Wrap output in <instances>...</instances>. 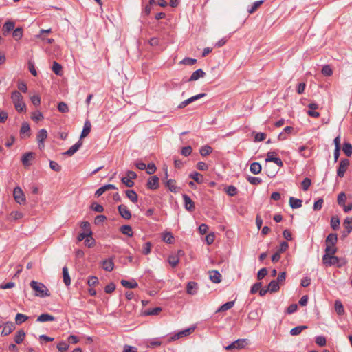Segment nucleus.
<instances>
[{
    "mask_svg": "<svg viewBox=\"0 0 352 352\" xmlns=\"http://www.w3.org/2000/svg\"><path fill=\"white\" fill-rule=\"evenodd\" d=\"M311 184V179L308 177L305 178L301 183L302 190L304 191H307L309 189V188L310 187Z\"/></svg>",
    "mask_w": 352,
    "mask_h": 352,
    "instance_id": "5fc2aeb1",
    "label": "nucleus"
},
{
    "mask_svg": "<svg viewBox=\"0 0 352 352\" xmlns=\"http://www.w3.org/2000/svg\"><path fill=\"white\" fill-rule=\"evenodd\" d=\"M206 73L201 69H198L196 71H195L192 75L190 76V78L188 79L189 81H195L198 80L199 78L204 77Z\"/></svg>",
    "mask_w": 352,
    "mask_h": 352,
    "instance_id": "aec40b11",
    "label": "nucleus"
},
{
    "mask_svg": "<svg viewBox=\"0 0 352 352\" xmlns=\"http://www.w3.org/2000/svg\"><path fill=\"white\" fill-rule=\"evenodd\" d=\"M58 110L61 113H67L69 112V107L67 104L64 102H60L58 104L57 106Z\"/></svg>",
    "mask_w": 352,
    "mask_h": 352,
    "instance_id": "864d4df0",
    "label": "nucleus"
},
{
    "mask_svg": "<svg viewBox=\"0 0 352 352\" xmlns=\"http://www.w3.org/2000/svg\"><path fill=\"white\" fill-rule=\"evenodd\" d=\"M261 287H262V283L261 282H257V283H254L252 285V287H251L250 293L252 294H256L257 292H258L260 290Z\"/></svg>",
    "mask_w": 352,
    "mask_h": 352,
    "instance_id": "0e129e2a",
    "label": "nucleus"
},
{
    "mask_svg": "<svg viewBox=\"0 0 352 352\" xmlns=\"http://www.w3.org/2000/svg\"><path fill=\"white\" fill-rule=\"evenodd\" d=\"M323 199L320 198L314 204L313 209L316 211L320 210L322 207Z\"/></svg>",
    "mask_w": 352,
    "mask_h": 352,
    "instance_id": "774afa93",
    "label": "nucleus"
},
{
    "mask_svg": "<svg viewBox=\"0 0 352 352\" xmlns=\"http://www.w3.org/2000/svg\"><path fill=\"white\" fill-rule=\"evenodd\" d=\"M151 246L152 245L151 242L145 243L142 247V253L145 255L150 254L151 250Z\"/></svg>",
    "mask_w": 352,
    "mask_h": 352,
    "instance_id": "052dcab7",
    "label": "nucleus"
},
{
    "mask_svg": "<svg viewBox=\"0 0 352 352\" xmlns=\"http://www.w3.org/2000/svg\"><path fill=\"white\" fill-rule=\"evenodd\" d=\"M331 227L333 230H338L340 228V219L337 216L331 217Z\"/></svg>",
    "mask_w": 352,
    "mask_h": 352,
    "instance_id": "a19ab883",
    "label": "nucleus"
},
{
    "mask_svg": "<svg viewBox=\"0 0 352 352\" xmlns=\"http://www.w3.org/2000/svg\"><path fill=\"white\" fill-rule=\"evenodd\" d=\"M307 329V326L300 325L296 327L291 329L290 334L292 336H298L299 335L304 329Z\"/></svg>",
    "mask_w": 352,
    "mask_h": 352,
    "instance_id": "4c0bfd02",
    "label": "nucleus"
},
{
    "mask_svg": "<svg viewBox=\"0 0 352 352\" xmlns=\"http://www.w3.org/2000/svg\"><path fill=\"white\" fill-rule=\"evenodd\" d=\"M246 339H238L237 340L232 342L230 344L226 346L225 349L226 350H232V349H243L247 344Z\"/></svg>",
    "mask_w": 352,
    "mask_h": 352,
    "instance_id": "39448f33",
    "label": "nucleus"
},
{
    "mask_svg": "<svg viewBox=\"0 0 352 352\" xmlns=\"http://www.w3.org/2000/svg\"><path fill=\"white\" fill-rule=\"evenodd\" d=\"M190 177L192 178L195 182L198 184H201L204 181L203 176L197 173L194 172L190 175Z\"/></svg>",
    "mask_w": 352,
    "mask_h": 352,
    "instance_id": "c03bdc74",
    "label": "nucleus"
},
{
    "mask_svg": "<svg viewBox=\"0 0 352 352\" xmlns=\"http://www.w3.org/2000/svg\"><path fill=\"white\" fill-rule=\"evenodd\" d=\"M212 151V147L208 145L204 146L200 148V154L204 157L210 155Z\"/></svg>",
    "mask_w": 352,
    "mask_h": 352,
    "instance_id": "49530a36",
    "label": "nucleus"
},
{
    "mask_svg": "<svg viewBox=\"0 0 352 352\" xmlns=\"http://www.w3.org/2000/svg\"><path fill=\"white\" fill-rule=\"evenodd\" d=\"M11 99L16 111H23L26 110V105L23 102V98L19 91H13L11 94Z\"/></svg>",
    "mask_w": 352,
    "mask_h": 352,
    "instance_id": "7ed1b4c3",
    "label": "nucleus"
},
{
    "mask_svg": "<svg viewBox=\"0 0 352 352\" xmlns=\"http://www.w3.org/2000/svg\"><path fill=\"white\" fill-rule=\"evenodd\" d=\"M57 349L59 351L63 352L68 350L69 345L65 341H61L57 344Z\"/></svg>",
    "mask_w": 352,
    "mask_h": 352,
    "instance_id": "3c124183",
    "label": "nucleus"
},
{
    "mask_svg": "<svg viewBox=\"0 0 352 352\" xmlns=\"http://www.w3.org/2000/svg\"><path fill=\"white\" fill-rule=\"evenodd\" d=\"M55 318L49 314H42L36 319L37 322H45L47 321H54Z\"/></svg>",
    "mask_w": 352,
    "mask_h": 352,
    "instance_id": "b1692460",
    "label": "nucleus"
},
{
    "mask_svg": "<svg viewBox=\"0 0 352 352\" xmlns=\"http://www.w3.org/2000/svg\"><path fill=\"white\" fill-rule=\"evenodd\" d=\"M120 215L124 219L129 220L131 218V213L128 207L124 204H121L118 207Z\"/></svg>",
    "mask_w": 352,
    "mask_h": 352,
    "instance_id": "6e6552de",
    "label": "nucleus"
},
{
    "mask_svg": "<svg viewBox=\"0 0 352 352\" xmlns=\"http://www.w3.org/2000/svg\"><path fill=\"white\" fill-rule=\"evenodd\" d=\"M30 285L34 291V295L36 296L44 298L50 296L49 289L43 283L33 280L30 282Z\"/></svg>",
    "mask_w": 352,
    "mask_h": 352,
    "instance_id": "f257e3e1",
    "label": "nucleus"
},
{
    "mask_svg": "<svg viewBox=\"0 0 352 352\" xmlns=\"http://www.w3.org/2000/svg\"><path fill=\"white\" fill-rule=\"evenodd\" d=\"M102 268L107 272H111L114 268L112 258H108L102 261Z\"/></svg>",
    "mask_w": 352,
    "mask_h": 352,
    "instance_id": "412c9836",
    "label": "nucleus"
},
{
    "mask_svg": "<svg viewBox=\"0 0 352 352\" xmlns=\"http://www.w3.org/2000/svg\"><path fill=\"white\" fill-rule=\"evenodd\" d=\"M268 290L270 293H274L279 290L280 286L276 280H272L267 286Z\"/></svg>",
    "mask_w": 352,
    "mask_h": 352,
    "instance_id": "c756f323",
    "label": "nucleus"
},
{
    "mask_svg": "<svg viewBox=\"0 0 352 352\" xmlns=\"http://www.w3.org/2000/svg\"><path fill=\"white\" fill-rule=\"evenodd\" d=\"M50 168L56 172H60L61 170V166L54 161L50 162Z\"/></svg>",
    "mask_w": 352,
    "mask_h": 352,
    "instance_id": "338daca9",
    "label": "nucleus"
},
{
    "mask_svg": "<svg viewBox=\"0 0 352 352\" xmlns=\"http://www.w3.org/2000/svg\"><path fill=\"white\" fill-rule=\"evenodd\" d=\"M15 327L14 325V323L12 322H7L6 324H4L3 330L1 331V336H6L9 334H10L12 331L14 329Z\"/></svg>",
    "mask_w": 352,
    "mask_h": 352,
    "instance_id": "2eb2a0df",
    "label": "nucleus"
},
{
    "mask_svg": "<svg viewBox=\"0 0 352 352\" xmlns=\"http://www.w3.org/2000/svg\"><path fill=\"white\" fill-rule=\"evenodd\" d=\"M302 201L299 199L291 197L289 198V206L293 209H297L302 206Z\"/></svg>",
    "mask_w": 352,
    "mask_h": 352,
    "instance_id": "5701e85b",
    "label": "nucleus"
},
{
    "mask_svg": "<svg viewBox=\"0 0 352 352\" xmlns=\"http://www.w3.org/2000/svg\"><path fill=\"white\" fill-rule=\"evenodd\" d=\"M265 162H274L279 167H283V163L282 160L278 157L266 158Z\"/></svg>",
    "mask_w": 352,
    "mask_h": 352,
    "instance_id": "6e6d98bb",
    "label": "nucleus"
},
{
    "mask_svg": "<svg viewBox=\"0 0 352 352\" xmlns=\"http://www.w3.org/2000/svg\"><path fill=\"white\" fill-rule=\"evenodd\" d=\"M25 336V331L22 329L19 330L16 333V335L14 336V342L16 344H21L24 340Z\"/></svg>",
    "mask_w": 352,
    "mask_h": 352,
    "instance_id": "cd10ccee",
    "label": "nucleus"
},
{
    "mask_svg": "<svg viewBox=\"0 0 352 352\" xmlns=\"http://www.w3.org/2000/svg\"><path fill=\"white\" fill-rule=\"evenodd\" d=\"M338 241V235L336 234H329L326 239V245L335 246Z\"/></svg>",
    "mask_w": 352,
    "mask_h": 352,
    "instance_id": "bb28decb",
    "label": "nucleus"
},
{
    "mask_svg": "<svg viewBox=\"0 0 352 352\" xmlns=\"http://www.w3.org/2000/svg\"><path fill=\"white\" fill-rule=\"evenodd\" d=\"M206 94L205 93H201V94H199L197 95H195V96H193L189 98H188L187 100H185V103L186 104V105H188L189 104L204 97Z\"/></svg>",
    "mask_w": 352,
    "mask_h": 352,
    "instance_id": "79ce46f5",
    "label": "nucleus"
},
{
    "mask_svg": "<svg viewBox=\"0 0 352 352\" xmlns=\"http://www.w3.org/2000/svg\"><path fill=\"white\" fill-rule=\"evenodd\" d=\"M28 319V317L23 314H17L15 317V322L17 324H21L25 322Z\"/></svg>",
    "mask_w": 352,
    "mask_h": 352,
    "instance_id": "a18cd8bd",
    "label": "nucleus"
},
{
    "mask_svg": "<svg viewBox=\"0 0 352 352\" xmlns=\"http://www.w3.org/2000/svg\"><path fill=\"white\" fill-rule=\"evenodd\" d=\"M262 170L261 165L258 162H253L250 164V170L252 173L257 175Z\"/></svg>",
    "mask_w": 352,
    "mask_h": 352,
    "instance_id": "393cba45",
    "label": "nucleus"
},
{
    "mask_svg": "<svg viewBox=\"0 0 352 352\" xmlns=\"http://www.w3.org/2000/svg\"><path fill=\"white\" fill-rule=\"evenodd\" d=\"M197 284L195 282H189L187 285L186 291L188 294H195L197 292Z\"/></svg>",
    "mask_w": 352,
    "mask_h": 352,
    "instance_id": "f704fd0d",
    "label": "nucleus"
},
{
    "mask_svg": "<svg viewBox=\"0 0 352 352\" xmlns=\"http://www.w3.org/2000/svg\"><path fill=\"white\" fill-rule=\"evenodd\" d=\"M184 254V252L182 250H179L177 252V254H173V255H170L168 258V263L173 267H175V266H177V265L179 263V256L180 255H183Z\"/></svg>",
    "mask_w": 352,
    "mask_h": 352,
    "instance_id": "9b49d317",
    "label": "nucleus"
},
{
    "mask_svg": "<svg viewBox=\"0 0 352 352\" xmlns=\"http://www.w3.org/2000/svg\"><path fill=\"white\" fill-rule=\"evenodd\" d=\"M335 309L338 314L342 315L344 313V309L341 301L336 300L335 302Z\"/></svg>",
    "mask_w": 352,
    "mask_h": 352,
    "instance_id": "de8ad7c7",
    "label": "nucleus"
},
{
    "mask_svg": "<svg viewBox=\"0 0 352 352\" xmlns=\"http://www.w3.org/2000/svg\"><path fill=\"white\" fill-rule=\"evenodd\" d=\"M91 122L89 120H87L84 123L83 129L80 134V138L82 139V138L87 137L89 134V133L91 131Z\"/></svg>",
    "mask_w": 352,
    "mask_h": 352,
    "instance_id": "6ab92c4d",
    "label": "nucleus"
},
{
    "mask_svg": "<svg viewBox=\"0 0 352 352\" xmlns=\"http://www.w3.org/2000/svg\"><path fill=\"white\" fill-rule=\"evenodd\" d=\"M264 1L260 0L255 1L252 6L248 9V12L249 14H253L255 12L257 9L263 3Z\"/></svg>",
    "mask_w": 352,
    "mask_h": 352,
    "instance_id": "c9c22d12",
    "label": "nucleus"
},
{
    "mask_svg": "<svg viewBox=\"0 0 352 352\" xmlns=\"http://www.w3.org/2000/svg\"><path fill=\"white\" fill-rule=\"evenodd\" d=\"M47 137V132L45 129H41L37 134L36 139L38 142L39 147L44 146L43 142Z\"/></svg>",
    "mask_w": 352,
    "mask_h": 352,
    "instance_id": "f3484780",
    "label": "nucleus"
},
{
    "mask_svg": "<svg viewBox=\"0 0 352 352\" xmlns=\"http://www.w3.org/2000/svg\"><path fill=\"white\" fill-rule=\"evenodd\" d=\"M35 158V153L33 152L25 153L21 157V162L25 167H28L32 164V162Z\"/></svg>",
    "mask_w": 352,
    "mask_h": 352,
    "instance_id": "0eeeda50",
    "label": "nucleus"
},
{
    "mask_svg": "<svg viewBox=\"0 0 352 352\" xmlns=\"http://www.w3.org/2000/svg\"><path fill=\"white\" fill-rule=\"evenodd\" d=\"M117 188L113 185V184H106L104 186H101L95 192V197H99L101 196L103 193H104L106 191L109 190H116Z\"/></svg>",
    "mask_w": 352,
    "mask_h": 352,
    "instance_id": "4468645a",
    "label": "nucleus"
},
{
    "mask_svg": "<svg viewBox=\"0 0 352 352\" xmlns=\"http://www.w3.org/2000/svg\"><path fill=\"white\" fill-rule=\"evenodd\" d=\"M52 71L56 75H61V72H62V66H61V65L58 63L57 62L54 61L53 63V65H52Z\"/></svg>",
    "mask_w": 352,
    "mask_h": 352,
    "instance_id": "603ef678",
    "label": "nucleus"
},
{
    "mask_svg": "<svg viewBox=\"0 0 352 352\" xmlns=\"http://www.w3.org/2000/svg\"><path fill=\"white\" fill-rule=\"evenodd\" d=\"M162 308L160 307H155L153 309H148L144 311L146 316H155L158 315L162 311Z\"/></svg>",
    "mask_w": 352,
    "mask_h": 352,
    "instance_id": "e433bc0d",
    "label": "nucleus"
},
{
    "mask_svg": "<svg viewBox=\"0 0 352 352\" xmlns=\"http://www.w3.org/2000/svg\"><path fill=\"white\" fill-rule=\"evenodd\" d=\"M15 23L13 21H7L2 28L4 36H6L10 31L14 30Z\"/></svg>",
    "mask_w": 352,
    "mask_h": 352,
    "instance_id": "dca6fc26",
    "label": "nucleus"
},
{
    "mask_svg": "<svg viewBox=\"0 0 352 352\" xmlns=\"http://www.w3.org/2000/svg\"><path fill=\"white\" fill-rule=\"evenodd\" d=\"M184 201V207L186 210L188 211L192 212L195 210V203L194 201L190 199V197L184 194L182 195Z\"/></svg>",
    "mask_w": 352,
    "mask_h": 352,
    "instance_id": "9d476101",
    "label": "nucleus"
},
{
    "mask_svg": "<svg viewBox=\"0 0 352 352\" xmlns=\"http://www.w3.org/2000/svg\"><path fill=\"white\" fill-rule=\"evenodd\" d=\"M63 282L66 286H69L71 284V278L69 274L68 268L67 266L63 267Z\"/></svg>",
    "mask_w": 352,
    "mask_h": 352,
    "instance_id": "a878e982",
    "label": "nucleus"
},
{
    "mask_svg": "<svg viewBox=\"0 0 352 352\" xmlns=\"http://www.w3.org/2000/svg\"><path fill=\"white\" fill-rule=\"evenodd\" d=\"M197 62V60L192 58H185L182 61L181 63L186 65H193Z\"/></svg>",
    "mask_w": 352,
    "mask_h": 352,
    "instance_id": "e2e57ef3",
    "label": "nucleus"
},
{
    "mask_svg": "<svg viewBox=\"0 0 352 352\" xmlns=\"http://www.w3.org/2000/svg\"><path fill=\"white\" fill-rule=\"evenodd\" d=\"M82 142L80 140H79L75 144L72 146L66 152H65L64 155H68V156L73 155L75 153H76L78 151V149L82 146Z\"/></svg>",
    "mask_w": 352,
    "mask_h": 352,
    "instance_id": "a211bd4d",
    "label": "nucleus"
},
{
    "mask_svg": "<svg viewBox=\"0 0 352 352\" xmlns=\"http://www.w3.org/2000/svg\"><path fill=\"white\" fill-rule=\"evenodd\" d=\"M121 284L123 287L126 288H135L138 287V283L135 280H122Z\"/></svg>",
    "mask_w": 352,
    "mask_h": 352,
    "instance_id": "2f4dec72",
    "label": "nucleus"
},
{
    "mask_svg": "<svg viewBox=\"0 0 352 352\" xmlns=\"http://www.w3.org/2000/svg\"><path fill=\"white\" fill-rule=\"evenodd\" d=\"M248 181L253 185H257L262 182V179L259 177L249 176L247 178Z\"/></svg>",
    "mask_w": 352,
    "mask_h": 352,
    "instance_id": "bf43d9fd",
    "label": "nucleus"
},
{
    "mask_svg": "<svg viewBox=\"0 0 352 352\" xmlns=\"http://www.w3.org/2000/svg\"><path fill=\"white\" fill-rule=\"evenodd\" d=\"M146 186L151 190H155L159 187V178L156 176L149 177L147 181Z\"/></svg>",
    "mask_w": 352,
    "mask_h": 352,
    "instance_id": "f8f14e48",
    "label": "nucleus"
},
{
    "mask_svg": "<svg viewBox=\"0 0 352 352\" xmlns=\"http://www.w3.org/2000/svg\"><path fill=\"white\" fill-rule=\"evenodd\" d=\"M337 252V248L335 246L331 245H326L325 254L324 255H334Z\"/></svg>",
    "mask_w": 352,
    "mask_h": 352,
    "instance_id": "8fccbe9b",
    "label": "nucleus"
},
{
    "mask_svg": "<svg viewBox=\"0 0 352 352\" xmlns=\"http://www.w3.org/2000/svg\"><path fill=\"white\" fill-rule=\"evenodd\" d=\"M349 160L348 159H342L339 163V166L337 170V175L339 177H343L349 166Z\"/></svg>",
    "mask_w": 352,
    "mask_h": 352,
    "instance_id": "423d86ee",
    "label": "nucleus"
},
{
    "mask_svg": "<svg viewBox=\"0 0 352 352\" xmlns=\"http://www.w3.org/2000/svg\"><path fill=\"white\" fill-rule=\"evenodd\" d=\"M195 330V327H190L188 329H186L185 330L181 331L178 332L177 334L174 335L170 338V341L175 340L177 339H179L182 337L186 336L191 333H192Z\"/></svg>",
    "mask_w": 352,
    "mask_h": 352,
    "instance_id": "ddd939ff",
    "label": "nucleus"
},
{
    "mask_svg": "<svg viewBox=\"0 0 352 352\" xmlns=\"http://www.w3.org/2000/svg\"><path fill=\"white\" fill-rule=\"evenodd\" d=\"M30 125L27 122L23 123L20 130L21 135L27 134V135L29 137L30 135Z\"/></svg>",
    "mask_w": 352,
    "mask_h": 352,
    "instance_id": "09e8293b",
    "label": "nucleus"
},
{
    "mask_svg": "<svg viewBox=\"0 0 352 352\" xmlns=\"http://www.w3.org/2000/svg\"><path fill=\"white\" fill-rule=\"evenodd\" d=\"M176 182L174 179H168L166 183V186L173 192H177L178 188L175 185Z\"/></svg>",
    "mask_w": 352,
    "mask_h": 352,
    "instance_id": "72a5a7b5",
    "label": "nucleus"
},
{
    "mask_svg": "<svg viewBox=\"0 0 352 352\" xmlns=\"http://www.w3.org/2000/svg\"><path fill=\"white\" fill-rule=\"evenodd\" d=\"M316 342L320 346H324L326 344V338L324 336H320L316 338Z\"/></svg>",
    "mask_w": 352,
    "mask_h": 352,
    "instance_id": "69168bd1",
    "label": "nucleus"
},
{
    "mask_svg": "<svg viewBox=\"0 0 352 352\" xmlns=\"http://www.w3.org/2000/svg\"><path fill=\"white\" fill-rule=\"evenodd\" d=\"M322 74L326 76H330L333 74V71L329 65H324L322 69Z\"/></svg>",
    "mask_w": 352,
    "mask_h": 352,
    "instance_id": "680f3d73",
    "label": "nucleus"
},
{
    "mask_svg": "<svg viewBox=\"0 0 352 352\" xmlns=\"http://www.w3.org/2000/svg\"><path fill=\"white\" fill-rule=\"evenodd\" d=\"M126 195L129 199H130L133 203H136L138 201V196L137 193L133 190H126Z\"/></svg>",
    "mask_w": 352,
    "mask_h": 352,
    "instance_id": "c85d7f7f",
    "label": "nucleus"
},
{
    "mask_svg": "<svg viewBox=\"0 0 352 352\" xmlns=\"http://www.w3.org/2000/svg\"><path fill=\"white\" fill-rule=\"evenodd\" d=\"M342 151L344 154L349 157L352 155V145L349 142H344L342 146Z\"/></svg>",
    "mask_w": 352,
    "mask_h": 352,
    "instance_id": "58836bf2",
    "label": "nucleus"
},
{
    "mask_svg": "<svg viewBox=\"0 0 352 352\" xmlns=\"http://www.w3.org/2000/svg\"><path fill=\"white\" fill-rule=\"evenodd\" d=\"M13 37L15 40L19 41L20 40L23 35V30L22 28L19 27L14 30L13 31Z\"/></svg>",
    "mask_w": 352,
    "mask_h": 352,
    "instance_id": "37998d69",
    "label": "nucleus"
},
{
    "mask_svg": "<svg viewBox=\"0 0 352 352\" xmlns=\"http://www.w3.org/2000/svg\"><path fill=\"white\" fill-rule=\"evenodd\" d=\"M265 162H274L279 167H283V163L282 160L278 157L266 158Z\"/></svg>",
    "mask_w": 352,
    "mask_h": 352,
    "instance_id": "4d7b16f0",
    "label": "nucleus"
},
{
    "mask_svg": "<svg viewBox=\"0 0 352 352\" xmlns=\"http://www.w3.org/2000/svg\"><path fill=\"white\" fill-rule=\"evenodd\" d=\"M221 275L218 271L213 270L210 272V279L212 282L214 283H219L221 280Z\"/></svg>",
    "mask_w": 352,
    "mask_h": 352,
    "instance_id": "4be33fe9",
    "label": "nucleus"
},
{
    "mask_svg": "<svg viewBox=\"0 0 352 352\" xmlns=\"http://www.w3.org/2000/svg\"><path fill=\"white\" fill-rule=\"evenodd\" d=\"M120 232L128 236L131 237L133 235L132 228L129 225H124L120 228Z\"/></svg>",
    "mask_w": 352,
    "mask_h": 352,
    "instance_id": "7c9ffc66",
    "label": "nucleus"
},
{
    "mask_svg": "<svg viewBox=\"0 0 352 352\" xmlns=\"http://www.w3.org/2000/svg\"><path fill=\"white\" fill-rule=\"evenodd\" d=\"M234 305V301H229L222 305L217 310V312H221L231 309Z\"/></svg>",
    "mask_w": 352,
    "mask_h": 352,
    "instance_id": "ea45409f",
    "label": "nucleus"
},
{
    "mask_svg": "<svg viewBox=\"0 0 352 352\" xmlns=\"http://www.w3.org/2000/svg\"><path fill=\"white\" fill-rule=\"evenodd\" d=\"M343 226L345 230L343 231L342 236L346 237L352 231V217H346L343 222Z\"/></svg>",
    "mask_w": 352,
    "mask_h": 352,
    "instance_id": "1a4fd4ad",
    "label": "nucleus"
},
{
    "mask_svg": "<svg viewBox=\"0 0 352 352\" xmlns=\"http://www.w3.org/2000/svg\"><path fill=\"white\" fill-rule=\"evenodd\" d=\"M13 197L14 200L19 204H25V197L22 189L17 186L14 188L13 190Z\"/></svg>",
    "mask_w": 352,
    "mask_h": 352,
    "instance_id": "20e7f679",
    "label": "nucleus"
},
{
    "mask_svg": "<svg viewBox=\"0 0 352 352\" xmlns=\"http://www.w3.org/2000/svg\"><path fill=\"white\" fill-rule=\"evenodd\" d=\"M299 153L304 157H309L311 155V151L306 146H301L298 148Z\"/></svg>",
    "mask_w": 352,
    "mask_h": 352,
    "instance_id": "473e14b6",
    "label": "nucleus"
},
{
    "mask_svg": "<svg viewBox=\"0 0 352 352\" xmlns=\"http://www.w3.org/2000/svg\"><path fill=\"white\" fill-rule=\"evenodd\" d=\"M322 262L324 265L327 266L334 265L338 267H341L346 265V260L344 258H339L334 255H324L322 256Z\"/></svg>",
    "mask_w": 352,
    "mask_h": 352,
    "instance_id": "f03ea898",
    "label": "nucleus"
},
{
    "mask_svg": "<svg viewBox=\"0 0 352 352\" xmlns=\"http://www.w3.org/2000/svg\"><path fill=\"white\" fill-rule=\"evenodd\" d=\"M346 201V196L344 192H340L338 196V203L340 206H343Z\"/></svg>",
    "mask_w": 352,
    "mask_h": 352,
    "instance_id": "13d9d810",
    "label": "nucleus"
}]
</instances>
